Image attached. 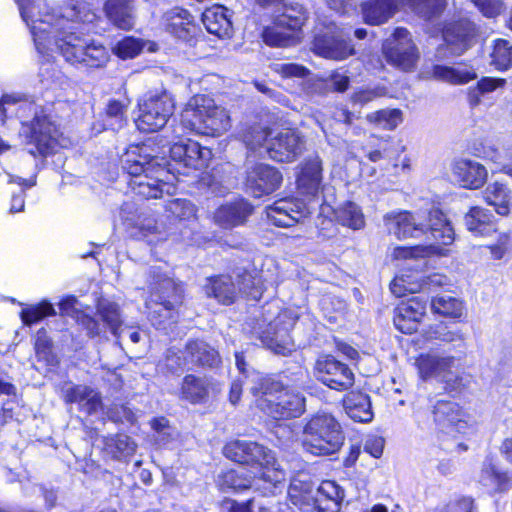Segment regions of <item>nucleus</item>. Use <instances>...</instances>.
Returning <instances> with one entry per match:
<instances>
[{
	"mask_svg": "<svg viewBox=\"0 0 512 512\" xmlns=\"http://www.w3.org/2000/svg\"><path fill=\"white\" fill-rule=\"evenodd\" d=\"M20 15L29 27L39 53L57 51L69 64L100 69L110 53L99 41L77 32L75 23L92 22L96 15L78 0H18Z\"/></svg>",
	"mask_w": 512,
	"mask_h": 512,
	"instance_id": "nucleus-1",
	"label": "nucleus"
},
{
	"mask_svg": "<svg viewBox=\"0 0 512 512\" xmlns=\"http://www.w3.org/2000/svg\"><path fill=\"white\" fill-rule=\"evenodd\" d=\"M170 159L151 156L146 153L145 147H135L128 150L121 159L123 170L132 178L129 186L135 195L145 199L160 198L166 188L174 170L178 174L187 175L189 170H199L206 166L211 151L195 141H179L170 147Z\"/></svg>",
	"mask_w": 512,
	"mask_h": 512,
	"instance_id": "nucleus-2",
	"label": "nucleus"
},
{
	"mask_svg": "<svg viewBox=\"0 0 512 512\" xmlns=\"http://www.w3.org/2000/svg\"><path fill=\"white\" fill-rule=\"evenodd\" d=\"M384 219L389 233L398 239L425 237L429 242L426 246H416L407 252L413 257L436 254L440 245H450L455 238L451 223L439 209H432L428 214L408 211L391 213Z\"/></svg>",
	"mask_w": 512,
	"mask_h": 512,
	"instance_id": "nucleus-3",
	"label": "nucleus"
},
{
	"mask_svg": "<svg viewBox=\"0 0 512 512\" xmlns=\"http://www.w3.org/2000/svg\"><path fill=\"white\" fill-rule=\"evenodd\" d=\"M20 102V97L16 95H3L0 99V120L5 123L7 118L15 114L21 120L19 135L30 146L28 152L33 156L45 157L57 143V127L35 103Z\"/></svg>",
	"mask_w": 512,
	"mask_h": 512,
	"instance_id": "nucleus-4",
	"label": "nucleus"
},
{
	"mask_svg": "<svg viewBox=\"0 0 512 512\" xmlns=\"http://www.w3.org/2000/svg\"><path fill=\"white\" fill-rule=\"evenodd\" d=\"M181 126L191 132L218 136L230 127V117L214 100L205 96L192 98L181 115Z\"/></svg>",
	"mask_w": 512,
	"mask_h": 512,
	"instance_id": "nucleus-5",
	"label": "nucleus"
},
{
	"mask_svg": "<svg viewBox=\"0 0 512 512\" xmlns=\"http://www.w3.org/2000/svg\"><path fill=\"white\" fill-rule=\"evenodd\" d=\"M344 440L339 422L330 414H317L304 426L303 448L313 455L334 454L340 450Z\"/></svg>",
	"mask_w": 512,
	"mask_h": 512,
	"instance_id": "nucleus-6",
	"label": "nucleus"
},
{
	"mask_svg": "<svg viewBox=\"0 0 512 512\" xmlns=\"http://www.w3.org/2000/svg\"><path fill=\"white\" fill-rule=\"evenodd\" d=\"M257 406L274 419H288L301 416L305 411V397L300 391L283 387L278 382L265 383Z\"/></svg>",
	"mask_w": 512,
	"mask_h": 512,
	"instance_id": "nucleus-7",
	"label": "nucleus"
},
{
	"mask_svg": "<svg viewBox=\"0 0 512 512\" xmlns=\"http://www.w3.org/2000/svg\"><path fill=\"white\" fill-rule=\"evenodd\" d=\"M139 114L135 120L142 132H157L165 127L174 113L175 102L171 93L165 89L148 91L138 101Z\"/></svg>",
	"mask_w": 512,
	"mask_h": 512,
	"instance_id": "nucleus-8",
	"label": "nucleus"
},
{
	"mask_svg": "<svg viewBox=\"0 0 512 512\" xmlns=\"http://www.w3.org/2000/svg\"><path fill=\"white\" fill-rule=\"evenodd\" d=\"M285 479L286 472L275 470L249 476L236 470H229L219 476L217 484L223 492L252 489L263 496H274L284 488Z\"/></svg>",
	"mask_w": 512,
	"mask_h": 512,
	"instance_id": "nucleus-9",
	"label": "nucleus"
},
{
	"mask_svg": "<svg viewBox=\"0 0 512 512\" xmlns=\"http://www.w3.org/2000/svg\"><path fill=\"white\" fill-rule=\"evenodd\" d=\"M431 413L439 438L450 436L454 439L452 443H445L443 439L442 449L450 453L467 450L462 442L456 441L457 435L465 433L467 429V422L463 419L464 414L458 403L444 398L437 399Z\"/></svg>",
	"mask_w": 512,
	"mask_h": 512,
	"instance_id": "nucleus-10",
	"label": "nucleus"
},
{
	"mask_svg": "<svg viewBox=\"0 0 512 512\" xmlns=\"http://www.w3.org/2000/svg\"><path fill=\"white\" fill-rule=\"evenodd\" d=\"M150 277V296L146 301V307L150 310L152 317L155 314L160 317H170L171 312L182 304V285L166 276L159 268H151Z\"/></svg>",
	"mask_w": 512,
	"mask_h": 512,
	"instance_id": "nucleus-11",
	"label": "nucleus"
},
{
	"mask_svg": "<svg viewBox=\"0 0 512 512\" xmlns=\"http://www.w3.org/2000/svg\"><path fill=\"white\" fill-rule=\"evenodd\" d=\"M224 455L234 462L251 466L252 474H262L275 470L285 472L280 468L274 453L267 447L249 440H234L227 443L223 449Z\"/></svg>",
	"mask_w": 512,
	"mask_h": 512,
	"instance_id": "nucleus-12",
	"label": "nucleus"
},
{
	"mask_svg": "<svg viewBox=\"0 0 512 512\" xmlns=\"http://www.w3.org/2000/svg\"><path fill=\"white\" fill-rule=\"evenodd\" d=\"M76 322L88 337L104 339H108V330L114 336H118L123 324L119 305L104 298L98 300L95 316L85 312H77Z\"/></svg>",
	"mask_w": 512,
	"mask_h": 512,
	"instance_id": "nucleus-13",
	"label": "nucleus"
},
{
	"mask_svg": "<svg viewBox=\"0 0 512 512\" xmlns=\"http://www.w3.org/2000/svg\"><path fill=\"white\" fill-rule=\"evenodd\" d=\"M478 35L479 27L465 15H459L446 21L442 29L446 48L438 47L436 58L438 60L444 59L446 49L452 55H462L476 43Z\"/></svg>",
	"mask_w": 512,
	"mask_h": 512,
	"instance_id": "nucleus-14",
	"label": "nucleus"
},
{
	"mask_svg": "<svg viewBox=\"0 0 512 512\" xmlns=\"http://www.w3.org/2000/svg\"><path fill=\"white\" fill-rule=\"evenodd\" d=\"M383 53L390 65L404 72L415 70L420 58L419 50L410 32L402 27L396 28L386 39L383 44Z\"/></svg>",
	"mask_w": 512,
	"mask_h": 512,
	"instance_id": "nucleus-15",
	"label": "nucleus"
},
{
	"mask_svg": "<svg viewBox=\"0 0 512 512\" xmlns=\"http://www.w3.org/2000/svg\"><path fill=\"white\" fill-rule=\"evenodd\" d=\"M350 30L339 28L334 23L319 28L314 36L313 51L324 58L343 60L355 54L350 43Z\"/></svg>",
	"mask_w": 512,
	"mask_h": 512,
	"instance_id": "nucleus-16",
	"label": "nucleus"
},
{
	"mask_svg": "<svg viewBox=\"0 0 512 512\" xmlns=\"http://www.w3.org/2000/svg\"><path fill=\"white\" fill-rule=\"evenodd\" d=\"M314 375L322 384L337 391L347 390L354 384L350 367L333 355L318 357L314 364Z\"/></svg>",
	"mask_w": 512,
	"mask_h": 512,
	"instance_id": "nucleus-17",
	"label": "nucleus"
},
{
	"mask_svg": "<svg viewBox=\"0 0 512 512\" xmlns=\"http://www.w3.org/2000/svg\"><path fill=\"white\" fill-rule=\"evenodd\" d=\"M305 149V139L296 130L285 129L271 136L265 146L267 156L277 162H292Z\"/></svg>",
	"mask_w": 512,
	"mask_h": 512,
	"instance_id": "nucleus-18",
	"label": "nucleus"
},
{
	"mask_svg": "<svg viewBox=\"0 0 512 512\" xmlns=\"http://www.w3.org/2000/svg\"><path fill=\"white\" fill-rule=\"evenodd\" d=\"M282 182V174L276 168L258 163L247 167L245 187L247 192L259 198L276 191Z\"/></svg>",
	"mask_w": 512,
	"mask_h": 512,
	"instance_id": "nucleus-19",
	"label": "nucleus"
},
{
	"mask_svg": "<svg viewBox=\"0 0 512 512\" xmlns=\"http://www.w3.org/2000/svg\"><path fill=\"white\" fill-rule=\"evenodd\" d=\"M428 298L417 295L400 303L394 310L393 323L400 332L412 334L426 314Z\"/></svg>",
	"mask_w": 512,
	"mask_h": 512,
	"instance_id": "nucleus-20",
	"label": "nucleus"
},
{
	"mask_svg": "<svg viewBox=\"0 0 512 512\" xmlns=\"http://www.w3.org/2000/svg\"><path fill=\"white\" fill-rule=\"evenodd\" d=\"M310 214L307 205L296 198H283L267 208V218L278 227H291Z\"/></svg>",
	"mask_w": 512,
	"mask_h": 512,
	"instance_id": "nucleus-21",
	"label": "nucleus"
},
{
	"mask_svg": "<svg viewBox=\"0 0 512 512\" xmlns=\"http://www.w3.org/2000/svg\"><path fill=\"white\" fill-rule=\"evenodd\" d=\"M165 29L168 33L190 45L200 32L189 11L176 7L164 14Z\"/></svg>",
	"mask_w": 512,
	"mask_h": 512,
	"instance_id": "nucleus-22",
	"label": "nucleus"
},
{
	"mask_svg": "<svg viewBox=\"0 0 512 512\" xmlns=\"http://www.w3.org/2000/svg\"><path fill=\"white\" fill-rule=\"evenodd\" d=\"M452 174L465 188L478 189L487 180L486 168L477 161L459 159L452 164Z\"/></svg>",
	"mask_w": 512,
	"mask_h": 512,
	"instance_id": "nucleus-23",
	"label": "nucleus"
},
{
	"mask_svg": "<svg viewBox=\"0 0 512 512\" xmlns=\"http://www.w3.org/2000/svg\"><path fill=\"white\" fill-rule=\"evenodd\" d=\"M232 12L222 5H214L202 13V22L210 34L218 38H231L233 35Z\"/></svg>",
	"mask_w": 512,
	"mask_h": 512,
	"instance_id": "nucleus-24",
	"label": "nucleus"
},
{
	"mask_svg": "<svg viewBox=\"0 0 512 512\" xmlns=\"http://www.w3.org/2000/svg\"><path fill=\"white\" fill-rule=\"evenodd\" d=\"M252 212L253 206L240 199L221 205L214 213V221L220 227L230 229L244 224Z\"/></svg>",
	"mask_w": 512,
	"mask_h": 512,
	"instance_id": "nucleus-25",
	"label": "nucleus"
},
{
	"mask_svg": "<svg viewBox=\"0 0 512 512\" xmlns=\"http://www.w3.org/2000/svg\"><path fill=\"white\" fill-rule=\"evenodd\" d=\"M417 366L423 379L439 378L448 381L451 370L455 366V358L433 354L421 355L417 360Z\"/></svg>",
	"mask_w": 512,
	"mask_h": 512,
	"instance_id": "nucleus-26",
	"label": "nucleus"
},
{
	"mask_svg": "<svg viewBox=\"0 0 512 512\" xmlns=\"http://www.w3.org/2000/svg\"><path fill=\"white\" fill-rule=\"evenodd\" d=\"M464 225L476 237H489L497 232V222L491 211L474 206L464 215Z\"/></svg>",
	"mask_w": 512,
	"mask_h": 512,
	"instance_id": "nucleus-27",
	"label": "nucleus"
},
{
	"mask_svg": "<svg viewBox=\"0 0 512 512\" xmlns=\"http://www.w3.org/2000/svg\"><path fill=\"white\" fill-rule=\"evenodd\" d=\"M322 182V161L318 155L309 157L304 162L297 178L298 189L302 194L316 196Z\"/></svg>",
	"mask_w": 512,
	"mask_h": 512,
	"instance_id": "nucleus-28",
	"label": "nucleus"
},
{
	"mask_svg": "<svg viewBox=\"0 0 512 512\" xmlns=\"http://www.w3.org/2000/svg\"><path fill=\"white\" fill-rule=\"evenodd\" d=\"M104 11L108 20L116 27L129 30L134 26V0H106Z\"/></svg>",
	"mask_w": 512,
	"mask_h": 512,
	"instance_id": "nucleus-29",
	"label": "nucleus"
},
{
	"mask_svg": "<svg viewBox=\"0 0 512 512\" xmlns=\"http://www.w3.org/2000/svg\"><path fill=\"white\" fill-rule=\"evenodd\" d=\"M185 353L186 359L195 366L215 367L220 362L219 353L204 340H188Z\"/></svg>",
	"mask_w": 512,
	"mask_h": 512,
	"instance_id": "nucleus-30",
	"label": "nucleus"
},
{
	"mask_svg": "<svg viewBox=\"0 0 512 512\" xmlns=\"http://www.w3.org/2000/svg\"><path fill=\"white\" fill-rule=\"evenodd\" d=\"M204 291L208 297H214L225 305L233 303L237 296L236 284L228 275L208 278Z\"/></svg>",
	"mask_w": 512,
	"mask_h": 512,
	"instance_id": "nucleus-31",
	"label": "nucleus"
},
{
	"mask_svg": "<svg viewBox=\"0 0 512 512\" xmlns=\"http://www.w3.org/2000/svg\"><path fill=\"white\" fill-rule=\"evenodd\" d=\"M343 406L347 415L354 421L370 422L373 419L370 397L365 393H348L343 400Z\"/></svg>",
	"mask_w": 512,
	"mask_h": 512,
	"instance_id": "nucleus-32",
	"label": "nucleus"
},
{
	"mask_svg": "<svg viewBox=\"0 0 512 512\" xmlns=\"http://www.w3.org/2000/svg\"><path fill=\"white\" fill-rule=\"evenodd\" d=\"M479 483L484 486L489 493H496L508 489L509 478L506 473L496 467L492 458L487 457L482 464Z\"/></svg>",
	"mask_w": 512,
	"mask_h": 512,
	"instance_id": "nucleus-33",
	"label": "nucleus"
},
{
	"mask_svg": "<svg viewBox=\"0 0 512 512\" xmlns=\"http://www.w3.org/2000/svg\"><path fill=\"white\" fill-rule=\"evenodd\" d=\"M210 382L206 377H199L193 374L183 378L181 386L182 398L192 404L206 402L209 397Z\"/></svg>",
	"mask_w": 512,
	"mask_h": 512,
	"instance_id": "nucleus-34",
	"label": "nucleus"
},
{
	"mask_svg": "<svg viewBox=\"0 0 512 512\" xmlns=\"http://www.w3.org/2000/svg\"><path fill=\"white\" fill-rule=\"evenodd\" d=\"M427 282L419 273H404L395 276L390 284V290L396 297H403L406 293H417L425 289Z\"/></svg>",
	"mask_w": 512,
	"mask_h": 512,
	"instance_id": "nucleus-35",
	"label": "nucleus"
},
{
	"mask_svg": "<svg viewBox=\"0 0 512 512\" xmlns=\"http://www.w3.org/2000/svg\"><path fill=\"white\" fill-rule=\"evenodd\" d=\"M485 201L495 208V211L502 216L508 215L510 211L511 191L499 181L487 186L484 192Z\"/></svg>",
	"mask_w": 512,
	"mask_h": 512,
	"instance_id": "nucleus-36",
	"label": "nucleus"
},
{
	"mask_svg": "<svg viewBox=\"0 0 512 512\" xmlns=\"http://www.w3.org/2000/svg\"><path fill=\"white\" fill-rule=\"evenodd\" d=\"M260 340L263 345L276 354L286 355L291 352L287 330L277 329V323H270L267 329L261 333Z\"/></svg>",
	"mask_w": 512,
	"mask_h": 512,
	"instance_id": "nucleus-37",
	"label": "nucleus"
},
{
	"mask_svg": "<svg viewBox=\"0 0 512 512\" xmlns=\"http://www.w3.org/2000/svg\"><path fill=\"white\" fill-rule=\"evenodd\" d=\"M128 104L119 100H110L103 116L104 129L119 131L128 122Z\"/></svg>",
	"mask_w": 512,
	"mask_h": 512,
	"instance_id": "nucleus-38",
	"label": "nucleus"
},
{
	"mask_svg": "<svg viewBox=\"0 0 512 512\" xmlns=\"http://www.w3.org/2000/svg\"><path fill=\"white\" fill-rule=\"evenodd\" d=\"M335 217L339 224L353 230L362 229L365 225L364 214L360 206L347 201L335 210Z\"/></svg>",
	"mask_w": 512,
	"mask_h": 512,
	"instance_id": "nucleus-39",
	"label": "nucleus"
},
{
	"mask_svg": "<svg viewBox=\"0 0 512 512\" xmlns=\"http://www.w3.org/2000/svg\"><path fill=\"white\" fill-rule=\"evenodd\" d=\"M433 76L442 81L451 84H464L476 78L475 71L467 68H454L444 65H434L432 69Z\"/></svg>",
	"mask_w": 512,
	"mask_h": 512,
	"instance_id": "nucleus-40",
	"label": "nucleus"
},
{
	"mask_svg": "<svg viewBox=\"0 0 512 512\" xmlns=\"http://www.w3.org/2000/svg\"><path fill=\"white\" fill-rule=\"evenodd\" d=\"M272 132L259 125L250 127L243 136V141L247 149L255 153L259 157L267 155L265 153V146L269 142Z\"/></svg>",
	"mask_w": 512,
	"mask_h": 512,
	"instance_id": "nucleus-41",
	"label": "nucleus"
},
{
	"mask_svg": "<svg viewBox=\"0 0 512 512\" xmlns=\"http://www.w3.org/2000/svg\"><path fill=\"white\" fill-rule=\"evenodd\" d=\"M432 310L444 316L458 318L462 315V302L450 295H441L431 300Z\"/></svg>",
	"mask_w": 512,
	"mask_h": 512,
	"instance_id": "nucleus-42",
	"label": "nucleus"
},
{
	"mask_svg": "<svg viewBox=\"0 0 512 512\" xmlns=\"http://www.w3.org/2000/svg\"><path fill=\"white\" fill-rule=\"evenodd\" d=\"M366 118L382 129L393 130L402 122V112L399 109H382L369 113Z\"/></svg>",
	"mask_w": 512,
	"mask_h": 512,
	"instance_id": "nucleus-43",
	"label": "nucleus"
},
{
	"mask_svg": "<svg viewBox=\"0 0 512 512\" xmlns=\"http://www.w3.org/2000/svg\"><path fill=\"white\" fill-rule=\"evenodd\" d=\"M234 282L237 288V295L241 293L254 300L261 298L262 290L259 286V280H256L251 273L245 270L237 272Z\"/></svg>",
	"mask_w": 512,
	"mask_h": 512,
	"instance_id": "nucleus-44",
	"label": "nucleus"
},
{
	"mask_svg": "<svg viewBox=\"0 0 512 512\" xmlns=\"http://www.w3.org/2000/svg\"><path fill=\"white\" fill-rule=\"evenodd\" d=\"M491 59V64L496 69L508 70L512 67V45L504 39L496 40Z\"/></svg>",
	"mask_w": 512,
	"mask_h": 512,
	"instance_id": "nucleus-45",
	"label": "nucleus"
},
{
	"mask_svg": "<svg viewBox=\"0 0 512 512\" xmlns=\"http://www.w3.org/2000/svg\"><path fill=\"white\" fill-rule=\"evenodd\" d=\"M20 315L22 322L27 326H31L46 316L55 315V309L48 301H42L37 305H29L23 308Z\"/></svg>",
	"mask_w": 512,
	"mask_h": 512,
	"instance_id": "nucleus-46",
	"label": "nucleus"
},
{
	"mask_svg": "<svg viewBox=\"0 0 512 512\" xmlns=\"http://www.w3.org/2000/svg\"><path fill=\"white\" fill-rule=\"evenodd\" d=\"M506 83L505 79L483 77L478 81L476 87L470 88L469 90V102L472 106H476L480 103L481 97L486 93L494 91L498 87L504 86Z\"/></svg>",
	"mask_w": 512,
	"mask_h": 512,
	"instance_id": "nucleus-47",
	"label": "nucleus"
},
{
	"mask_svg": "<svg viewBox=\"0 0 512 512\" xmlns=\"http://www.w3.org/2000/svg\"><path fill=\"white\" fill-rule=\"evenodd\" d=\"M107 446L110 448L113 457L118 460L132 455L136 450L134 441L129 436L123 434L111 438Z\"/></svg>",
	"mask_w": 512,
	"mask_h": 512,
	"instance_id": "nucleus-48",
	"label": "nucleus"
},
{
	"mask_svg": "<svg viewBox=\"0 0 512 512\" xmlns=\"http://www.w3.org/2000/svg\"><path fill=\"white\" fill-rule=\"evenodd\" d=\"M106 417L114 423L136 422V416L133 410L125 404H112L105 412Z\"/></svg>",
	"mask_w": 512,
	"mask_h": 512,
	"instance_id": "nucleus-49",
	"label": "nucleus"
},
{
	"mask_svg": "<svg viewBox=\"0 0 512 512\" xmlns=\"http://www.w3.org/2000/svg\"><path fill=\"white\" fill-rule=\"evenodd\" d=\"M133 221V229L138 231L133 233L135 236L146 237L149 234H155L159 232V226L156 219L149 213L140 212L138 219H134Z\"/></svg>",
	"mask_w": 512,
	"mask_h": 512,
	"instance_id": "nucleus-50",
	"label": "nucleus"
},
{
	"mask_svg": "<svg viewBox=\"0 0 512 512\" xmlns=\"http://www.w3.org/2000/svg\"><path fill=\"white\" fill-rule=\"evenodd\" d=\"M151 426L155 431V442L164 446L170 443L174 438L173 429L169 426V422L165 418H156L151 421Z\"/></svg>",
	"mask_w": 512,
	"mask_h": 512,
	"instance_id": "nucleus-51",
	"label": "nucleus"
},
{
	"mask_svg": "<svg viewBox=\"0 0 512 512\" xmlns=\"http://www.w3.org/2000/svg\"><path fill=\"white\" fill-rule=\"evenodd\" d=\"M142 50V44L133 37H126L119 41L115 48V54L122 59L134 58Z\"/></svg>",
	"mask_w": 512,
	"mask_h": 512,
	"instance_id": "nucleus-52",
	"label": "nucleus"
},
{
	"mask_svg": "<svg viewBox=\"0 0 512 512\" xmlns=\"http://www.w3.org/2000/svg\"><path fill=\"white\" fill-rule=\"evenodd\" d=\"M486 18L493 19L503 13L506 6L502 0H470Z\"/></svg>",
	"mask_w": 512,
	"mask_h": 512,
	"instance_id": "nucleus-53",
	"label": "nucleus"
},
{
	"mask_svg": "<svg viewBox=\"0 0 512 512\" xmlns=\"http://www.w3.org/2000/svg\"><path fill=\"white\" fill-rule=\"evenodd\" d=\"M95 390L86 385H74L65 390V402L76 403L80 408L90 397Z\"/></svg>",
	"mask_w": 512,
	"mask_h": 512,
	"instance_id": "nucleus-54",
	"label": "nucleus"
},
{
	"mask_svg": "<svg viewBox=\"0 0 512 512\" xmlns=\"http://www.w3.org/2000/svg\"><path fill=\"white\" fill-rule=\"evenodd\" d=\"M316 496L341 503L345 497V493L335 482L323 481L317 489Z\"/></svg>",
	"mask_w": 512,
	"mask_h": 512,
	"instance_id": "nucleus-55",
	"label": "nucleus"
},
{
	"mask_svg": "<svg viewBox=\"0 0 512 512\" xmlns=\"http://www.w3.org/2000/svg\"><path fill=\"white\" fill-rule=\"evenodd\" d=\"M273 70L284 78H304L309 74V70L296 63H275Z\"/></svg>",
	"mask_w": 512,
	"mask_h": 512,
	"instance_id": "nucleus-56",
	"label": "nucleus"
},
{
	"mask_svg": "<svg viewBox=\"0 0 512 512\" xmlns=\"http://www.w3.org/2000/svg\"><path fill=\"white\" fill-rule=\"evenodd\" d=\"M435 512H475L474 501L471 497L460 496L450 500Z\"/></svg>",
	"mask_w": 512,
	"mask_h": 512,
	"instance_id": "nucleus-57",
	"label": "nucleus"
},
{
	"mask_svg": "<svg viewBox=\"0 0 512 512\" xmlns=\"http://www.w3.org/2000/svg\"><path fill=\"white\" fill-rule=\"evenodd\" d=\"M190 364L189 359H186V353L184 351H175L174 349H169L166 356V366L167 368L176 373L179 370L185 369Z\"/></svg>",
	"mask_w": 512,
	"mask_h": 512,
	"instance_id": "nucleus-58",
	"label": "nucleus"
},
{
	"mask_svg": "<svg viewBox=\"0 0 512 512\" xmlns=\"http://www.w3.org/2000/svg\"><path fill=\"white\" fill-rule=\"evenodd\" d=\"M386 92V88L380 86L363 89L354 93L353 101L356 104L365 105L375 99L385 96Z\"/></svg>",
	"mask_w": 512,
	"mask_h": 512,
	"instance_id": "nucleus-59",
	"label": "nucleus"
},
{
	"mask_svg": "<svg viewBox=\"0 0 512 512\" xmlns=\"http://www.w3.org/2000/svg\"><path fill=\"white\" fill-rule=\"evenodd\" d=\"M35 350L39 358L48 360L51 354V342L44 328L39 329L36 333Z\"/></svg>",
	"mask_w": 512,
	"mask_h": 512,
	"instance_id": "nucleus-60",
	"label": "nucleus"
},
{
	"mask_svg": "<svg viewBox=\"0 0 512 512\" xmlns=\"http://www.w3.org/2000/svg\"><path fill=\"white\" fill-rule=\"evenodd\" d=\"M349 83V77L340 71H334L327 79V85L337 92L347 90Z\"/></svg>",
	"mask_w": 512,
	"mask_h": 512,
	"instance_id": "nucleus-61",
	"label": "nucleus"
},
{
	"mask_svg": "<svg viewBox=\"0 0 512 512\" xmlns=\"http://www.w3.org/2000/svg\"><path fill=\"white\" fill-rule=\"evenodd\" d=\"M120 218L127 228H134L133 220L138 219L140 212L135 208L134 203H124L120 208Z\"/></svg>",
	"mask_w": 512,
	"mask_h": 512,
	"instance_id": "nucleus-62",
	"label": "nucleus"
},
{
	"mask_svg": "<svg viewBox=\"0 0 512 512\" xmlns=\"http://www.w3.org/2000/svg\"><path fill=\"white\" fill-rule=\"evenodd\" d=\"M169 211L178 217H186L193 213V205L184 199H174L169 204Z\"/></svg>",
	"mask_w": 512,
	"mask_h": 512,
	"instance_id": "nucleus-63",
	"label": "nucleus"
},
{
	"mask_svg": "<svg viewBox=\"0 0 512 512\" xmlns=\"http://www.w3.org/2000/svg\"><path fill=\"white\" fill-rule=\"evenodd\" d=\"M384 449V439L381 437H372L365 441L364 451L374 458H379Z\"/></svg>",
	"mask_w": 512,
	"mask_h": 512,
	"instance_id": "nucleus-64",
	"label": "nucleus"
}]
</instances>
